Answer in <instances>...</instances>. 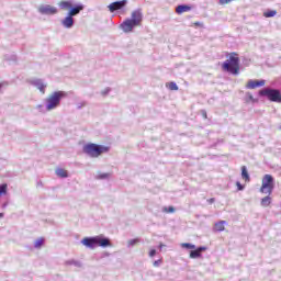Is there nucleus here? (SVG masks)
Returning a JSON list of instances; mask_svg holds the SVG:
<instances>
[{
  "label": "nucleus",
  "mask_w": 281,
  "mask_h": 281,
  "mask_svg": "<svg viewBox=\"0 0 281 281\" xmlns=\"http://www.w3.org/2000/svg\"><path fill=\"white\" fill-rule=\"evenodd\" d=\"M142 25V11L136 10L132 12V16L130 19H125L120 24V30L125 34H131L135 27H139Z\"/></svg>",
  "instance_id": "f257e3e1"
},
{
  "label": "nucleus",
  "mask_w": 281,
  "mask_h": 281,
  "mask_svg": "<svg viewBox=\"0 0 281 281\" xmlns=\"http://www.w3.org/2000/svg\"><path fill=\"white\" fill-rule=\"evenodd\" d=\"M224 71L232 74L233 76H238L240 74V58L236 55V53H232L229 58L223 64Z\"/></svg>",
  "instance_id": "f03ea898"
},
{
  "label": "nucleus",
  "mask_w": 281,
  "mask_h": 281,
  "mask_svg": "<svg viewBox=\"0 0 281 281\" xmlns=\"http://www.w3.org/2000/svg\"><path fill=\"white\" fill-rule=\"evenodd\" d=\"M83 153L92 158H98L100 155H104V153H109V147L104 145H98L94 143H89L83 146Z\"/></svg>",
  "instance_id": "7ed1b4c3"
},
{
  "label": "nucleus",
  "mask_w": 281,
  "mask_h": 281,
  "mask_svg": "<svg viewBox=\"0 0 281 281\" xmlns=\"http://www.w3.org/2000/svg\"><path fill=\"white\" fill-rule=\"evenodd\" d=\"M261 98H267L270 102L281 103V91L273 88H263L259 91Z\"/></svg>",
  "instance_id": "20e7f679"
},
{
  "label": "nucleus",
  "mask_w": 281,
  "mask_h": 281,
  "mask_svg": "<svg viewBox=\"0 0 281 281\" xmlns=\"http://www.w3.org/2000/svg\"><path fill=\"white\" fill-rule=\"evenodd\" d=\"M65 98V92L63 91H56L53 94H50L47 99V105L46 109L47 111H53V109H56L57 106L60 105V100Z\"/></svg>",
  "instance_id": "39448f33"
},
{
  "label": "nucleus",
  "mask_w": 281,
  "mask_h": 281,
  "mask_svg": "<svg viewBox=\"0 0 281 281\" xmlns=\"http://www.w3.org/2000/svg\"><path fill=\"white\" fill-rule=\"evenodd\" d=\"M273 188H276V181L273 180V176L265 175L262 178L260 192H262V194H271L273 192Z\"/></svg>",
  "instance_id": "423d86ee"
},
{
  "label": "nucleus",
  "mask_w": 281,
  "mask_h": 281,
  "mask_svg": "<svg viewBox=\"0 0 281 281\" xmlns=\"http://www.w3.org/2000/svg\"><path fill=\"white\" fill-rule=\"evenodd\" d=\"M127 3H128L127 0L112 2L108 5V9L110 12H117V10H124V8H126Z\"/></svg>",
  "instance_id": "0eeeda50"
},
{
  "label": "nucleus",
  "mask_w": 281,
  "mask_h": 281,
  "mask_svg": "<svg viewBox=\"0 0 281 281\" xmlns=\"http://www.w3.org/2000/svg\"><path fill=\"white\" fill-rule=\"evenodd\" d=\"M38 12H41V14H57L58 9H56V7L46 4V5H41L38 8Z\"/></svg>",
  "instance_id": "6e6552de"
},
{
  "label": "nucleus",
  "mask_w": 281,
  "mask_h": 281,
  "mask_svg": "<svg viewBox=\"0 0 281 281\" xmlns=\"http://www.w3.org/2000/svg\"><path fill=\"white\" fill-rule=\"evenodd\" d=\"M82 245H85V247H89L90 249H93L95 247H98V237H86L81 240Z\"/></svg>",
  "instance_id": "1a4fd4ad"
},
{
  "label": "nucleus",
  "mask_w": 281,
  "mask_h": 281,
  "mask_svg": "<svg viewBox=\"0 0 281 281\" xmlns=\"http://www.w3.org/2000/svg\"><path fill=\"white\" fill-rule=\"evenodd\" d=\"M266 81L262 80H249L247 83V89H256V87H265Z\"/></svg>",
  "instance_id": "9d476101"
},
{
  "label": "nucleus",
  "mask_w": 281,
  "mask_h": 281,
  "mask_svg": "<svg viewBox=\"0 0 281 281\" xmlns=\"http://www.w3.org/2000/svg\"><path fill=\"white\" fill-rule=\"evenodd\" d=\"M202 251H207V247L201 246V247H199V248L195 249V250H191V251H190V258H193V259H195V258H201V252H202Z\"/></svg>",
  "instance_id": "9b49d317"
},
{
  "label": "nucleus",
  "mask_w": 281,
  "mask_h": 281,
  "mask_svg": "<svg viewBox=\"0 0 281 281\" xmlns=\"http://www.w3.org/2000/svg\"><path fill=\"white\" fill-rule=\"evenodd\" d=\"M192 10L191 5L188 4H180L176 8V13L177 14H183V12H190Z\"/></svg>",
  "instance_id": "f8f14e48"
},
{
  "label": "nucleus",
  "mask_w": 281,
  "mask_h": 281,
  "mask_svg": "<svg viewBox=\"0 0 281 281\" xmlns=\"http://www.w3.org/2000/svg\"><path fill=\"white\" fill-rule=\"evenodd\" d=\"M97 245H99V247H111V241L108 238L97 236Z\"/></svg>",
  "instance_id": "ddd939ff"
},
{
  "label": "nucleus",
  "mask_w": 281,
  "mask_h": 281,
  "mask_svg": "<svg viewBox=\"0 0 281 281\" xmlns=\"http://www.w3.org/2000/svg\"><path fill=\"white\" fill-rule=\"evenodd\" d=\"M225 225H227L226 221H220L215 223L214 232H225Z\"/></svg>",
  "instance_id": "4468645a"
},
{
  "label": "nucleus",
  "mask_w": 281,
  "mask_h": 281,
  "mask_svg": "<svg viewBox=\"0 0 281 281\" xmlns=\"http://www.w3.org/2000/svg\"><path fill=\"white\" fill-rule=\"evenodd\" d=\"M63 25L64 27H74V18L71 15H68L66 16L64 20H63Z\"/></svg>",
  "instance_id": "2eb2a0df"
},
{
  "label": "nucleus",
  "mask_w": 281,
  "mask_h": 281,
  "mask_svg": "<svg viewBox=\"0 0 281 281\" xmlns=\"http://www.w3.org/2000/svg\"><path fill=\"white\" fill-rule=\"evenodd\" d=\"M55 173L57 175V177H60L61 179H67V177H69V172L63 168H57L55 170Z\"/></svg>",
  "instance_id": "dca6fc26"
},
{
  "label": "nucleus",
  "mask_w": 281,
  "mask_h": 281,
  "mask_svg": "<svg viewBox=\"0 0 281 281\" xmlns=\"http://www.w3.org/2000/svg\"><path fill=\"white\" fill-rule=\"evenodd\" d=\"M59 8L61 10H71V8H74V4L70 1H60Z\"/></svg>",
  "instance_id": "f3484780"
},
{
  "label": "nucleus",
  "mask_w": 281,
  "mask_h": 281,
  "mask_svg": "<svg viewBox=\"0 0 281 281\" xmlns=\"http://www.w3.org/2000/svg\"><path fill=\"white\" fill-rule=\"evenodd\" d=\"M81 10H83L82 5L75 7V8L70 9L68 15L74 18V16H76V14H80Z\"/></svg>",
  "instance_id": "a211bd4d"
},
{
  "label": "nucleus",
  "mask_w": 281,
  "mask_h": 281,
  "mask_svg": "<svg viewBox=\"0 0 281 281\" xmlns=\"http://www.w3.org/2000/svg\"><path fill=\"white\" fill-rule=\"evenodd\" d=\"M43 245H45V238L40 237V238H37V239L35 240V243H34V248H35V249H41V247H42Z\"/></svg>",
  "instance_id": "6ab92c4d"
},
{
  "label": "nucleus",
  "mask_w": 281,
  "mask_h": 281,
  "mask_svg": "<svg viewBox=\"0 0 281 281\" xmlns=\"http://www.w3.org/2000/svg\"><path fill=\"white\" fill-rule=\"evenodd\" d=\"M261 205L262 207H269V205H271V196L267 195L261 199Z\"/></svg>",
  "instance_id": "aec40b11"
},
{
  "label": "nucleus",
  "mask_w": 281,
  "mask_h": 281,
  "mask_svg": "<svg viewBox=\"0 0 281 281\" xmlns=\"http://www.w3.org/2000/svg\"><path fill=\"white\" fill-rule=\"evenodd\" d=\"M241 179H245V181H249V172H247V167L243 166L241 167Z\"/></svg>",
  "instance_id": "412c9836"
},
{
  "label": "nucleus",
  "mask_w": 281,
  "mask_h": 281,
  "mask_svg": "<svg viewBox=\"0 0 281 281\" xmlns=\"http://www.w3.org/2000/svg\"><path fill=\"white\" fill-rule=\"evenodd\" d=\"M276 14H278V11H276V10H269V11H267V12L263 13V16H265L266 19H271V18L276 16Z\"/></svg>",
  "instance_id": "4be33fe9"
},
{
  "label": "nucleus",
  "mask_w": 281,
  "mask_h": 281,
  "mask_svg": "<svg viewBox=\"0 0 281 281\" xmlns=\"http://www.w3.org/2000/svg\"><path fill=\"white\" fill-rule=\"evenodd\" d=\"M168 89H170V91H179V86H177V82L171 81L168 85Z\"/></svg>",
  "instance_id": "5701e85b"
},
{
  "label": "nucleus",
  "mask_w": 281,
  "mask_h": 281,
  "mask_svg": "<svg viewBox=\"0 0 281 281\" xmlns=\"http://www.w3.org/2000/svg\"><path fill=\"white\" fill-rule=\"evenodd\" d=\"M181 247H184L186 249H196V246L190 243H184Z\"/></svg>",
  "instance_id": "b1692460"
},
{
  "label": "nucleus",
  "mask_w": 281,
  "mask_h": 281,
  "mask_svg": "<svg viewBox=\"0 0 281 281\" xmlns=\"http://www.w3.org/2000/svg\"><path fill=\"white\" fill-rule=\"evenodd\" d=\"M8 192V184L0 186V194H5Z\"/></svg>",
  "instance_id": "393cba45"
},
{
  "label": "nucleus",
  "mask_w": 281,
  "mask_h": 281,
  "mask_svg": "<svg viewBox=\"0 0 281 281\" xmlns=\"http://www.w3.org/2000/svg\"><path fill=\"white\" fill-rule=\"evenodd\" d=\"M111 177V173H100L98 176V179H109Z\"/></svg>",
  "instance_id": "a878e982"
},
{
  "label": "nucleus",
  "mask_w": 281,
  "mask_h": 281,
  "mask_svg": "<svg viewBox=\"0 0 281 281\" xmlns=\"http://www.w3.org/2000/svg\"><path fill=\"white\" fill-rule=\"evenodd\" d=\"M37 89L41 91V93H45V85L43 83L37 85Z\"/></svg>",
  "instance_id": "bb28decb"
},
{
  "label": "nucleus",
  "mask_w": 281,
  "mask_h": 281,
  "mask_svg": "<svg viewBox=\"0 0 281 281\" xmlns=\"http://www.w3.org/2000/svg\"><path fill=\"white\" fill-rule=\"evenodd\" d=\"M138 243H139V239H132V240L128 241V245L131 247H133V245H138Z\"/></svg>",
  "instance_id": "cd10ccee"
},
{
  "label": "nucleus",
  "mask_w": 281,
  "mask_h": 281,
  "mask_svg": "<svg viewBox=\"0 0 281 281\" xmlns=\"http://www.w3.org/2000/svg\"><path fill=\"white\" fill-rule=\"evenodd\" d=\"M156 254H157V250L151 249V250L149 251V257L153 258V257L156 256Z\"/></svg>",
  "instance_id": "c85d7f7f"
},
{
  "label": "nucleus",
  "mask_w": 281,
  "mask_h": 281,
  "mask_svg": "<svg viewBox=\"0 0 281 281\" xmlns=\"http://www.w3.org/2000/svg\"><path fill=\"white\" fill-rule=\"evenodd\" d=\"M236 186L238 188V190H245V187L243 184H240V182H236Z\"/></svg>",
  "instance_id": "c756f323"
},
{
  "label": "nucleus",
  "mask_w": 281,
  "mask_h": 281,
  "mask_svg": "<svg viewBox=\"0 0 281 281\" xmlns=\"http://www.w3.org/2000/svg\"><path fill=\"white\" fill-rule=\"evenodd\" d=\"M161 265V259L154 261V267H159Z\"/></svg>",
  "instance_id": "7c9ffc66"
},
{
  "label": "nucleus",
  "mask_w": 281,
  "mask_h": 281,
  "mask_svg": "<svg viewBox=\"0 0 281 281\" xmlns=\"http://www.w3.org/2000/svg\"><path fill=\"white\" fill-rule=\"evenodd\" d=\"M202 115L205 120H207V112L205 110H202Z\"/></svg>",
  "instance_id": "2f4dec72"
},
{
  "label": "nucleus",
  "mask_w": 281,
  "mask_h": 281,
  "mask_svg": "<svg viewBox=\"0 0 281 281\" xmlns=\"http://www.w3.org/2000/svg\"><path fill=\"white\" fill-rule=\"evenodd\" d=\"M215 201H216V199L211 198V199L207 200V203H210V205H212V203H214Z\"/></svg>",
  "instance_id": "473e14b6"
},
{
  "label": "nucleus",
  "mask_w": 281,
  "mask_h": 281,
  "mask_svg": "<svg viewBox=\"0 0 281 281\" xmlns=\"http://www.w3.org/2000/svg\"><path fill=\"white\" fill-rule=\"evenodd\" d=\"M164 247H166V245L160 244V245L158 246L159 251H161V249H164Z\"/></svg>",
  "instance_id": "72a5a7b5"
},
{
  "label": "nucleus",
  "mask_w": 281,
  "mask_h": 281,
  "mask_svg": "<svg viewBox=\"0 0 281 281\" xmlns=\"http://www.w3.org/2000/svg\"><path fill=\"white\" fill-rule=\"evenodd\" d=\"M168 212H170V213L175 212V207L169 206V207H168Z\"/></svg>",
  "instance_id": "f704fd0d"
},
{
  "label": "nucleus",
  "mask_w": 281,
  "mask_h": 281,
  "mask_svg": "<svg viewBox=\"0 0 281 281\" xmlns=\"http://www.w3.org/2000/svg\"><path fill=\"white\" fill-rule=\"evenodd\" d=\"M249 100H254V95L249 94L248 95Z\"/></svg>",
  "instance_id": "c9c22d12"
},
{
  "label": "nucleus",
  "mask_w": 281,
  "mask_h": 281,
  "mask_svg": "<svg viewBox=\"0 0 281 281\" xmlns=\"http://www.w3.org/2000/svg\"><path fill=\"white\" fill-rule=\"evenodd\" d=\"M0 89H1V83H0Z\"/></svg>",
  "instance_id": "e433bc0d"
}]
</instances>
